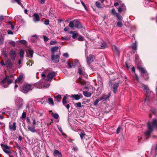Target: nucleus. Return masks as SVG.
<instances>
[{
    "label": "nucleus",
    "mask_w": 157,
    "mask_h": 157,
    "mask_svg": "<svg viewBox=\"0 0 157 157\" xmlns=\"http://www.w3.org/2000/svg\"><path fill=\"white\" fill-rule=\"evenodd\" d=\"M152 125H151L150 122L147 123L148 130L145 132V134L146 136V139H148L150 137V135L152 131L153 130V127L157 129V120L154 119H153L151 123Z\"/></svg>",
    "instance_id": "1"
},
{
    "label": "nucleus",
    "mask_w": 157,
    "mask_h": 157,
    "mask_svg": "<svg viewBox=\"0 0 157 157\" xmlns=\"http://www.w3.org/2000/svg\"><path fill=\"white\" fill-rule=\"evenodd\" d=\"M141 87H143V90L146 92V98L145 99V101L147 102L149 100L150 97L151 98L154 96L153 93L151 91H150L149 89L147 86L143 85Z\"/></svg>",
    "instance_id": "2"
},
{
    "label": "nucleus",
    "mask_w": 157,
    "mask_h": 157,
    "mask_svg": "<svg viewBox=\"0 0 157 157\" xmlns=\"http://www.w3.org/2000/svg\"><path fill=\"white\" fill-rule=\"evenodd\" d=\"M33 89L32 86L30 85L27 84L24 85L23 87L22 91L24 93H26L27 92L32 90Z\"/></svg>",
    "instance_id": "3"
},
{
    "label": "nucleus",
    "mask_w": 157,
    "mask_h": 157,
    "mask_svg": "<svg viewBox=\"0 0 157 157\" xmlns=\"http://www.w3.org/2000/svg\"><path fill=\"white\" fill-rule=\"evenodd\" d=\"M1 146L3 151L6 153L9 154L12 152V151H10L9 150L10 149V147L7 145H5L2 144H1Z\"/></svg>",
    "instance_id": "4"
},
{
    "label": "nucleus",
    "mask_w": 157,
    "mask_h": 157,
    "mask_svg": "<svg viewBox=\"0 0 157 157\" xmlns=\"http://www.w3.org/2000/svg\"><path fill=\"white\" fill-rule=\"evenodd\" d=\"M15 103L18 109L22 108L23 105L22 100L20 98H17L15 99Z\"/></svg>",
    "instance_id": "5"
},
{
    "label": "nucleus",
    "mask_w": 157,
    "mask_h": 157,
    "mask_svg": "<svg viewBox=\"0 0 157 157\" xmlns=\"http://www.w3.org/2000/svg\"><path fill=\"white\" fill-rule=\"evenodd\" d=\"M94 55L90 54L88 57L86 58V62L89 65L90 64L93 62L94 59Z\"/></svg>",
    "instance_id": "6"
},
{
    "label": "nucleus",
    "mask_w": 157,
    "mask_h": 157,
    "mask_svg": "<svg viewBox=\"0 0 157 157\" xmlns=\"http://www.w3.org/2000/svg\"><path fill=\"white\" fill-rule=\"evenodd\" d=\"M12 81L11 79H10V77L8 75L6 76L1 81V83L4 84L6 82H7L8 84H10L12 83Z\"/></svg>",
    "instance_id": "7"
},
{
    "label": "nucleus",
    "mask_w": 157,
    "mask_h": 157,
    "mask_svg": "<svg viewBox=\"0 0 157 157\" xmlns=\"http://www.w3.org/2000/svg\"><path fill=\"white\" fill-rule=\"evenodd\" d=\"M55 76L56 74L54 72H50L48 74L47 76L46 80L48 81L51 80Z\"/></svg>",
    "instance_id": "8"
},
{
    "label": "nucleus",
    "mask_w": 157,
    "mask_h": 157,
    "mask_svg": "<svg viewBox=\"0 0 157 157\" xmlns=\"http://www.w3.org/2000/svg\"><path fill=\"white\" fill-rule=\"evenodd\" d=\"M51 58L53 61L55 63H57L59 61V56L58 54L55 55V54H52Z\"/></svg>",
    "instance_id": "9"
},
{
    "label": "nucleus",
    "mask_w": 157,
    "mask_h": 157,
    "mask_svg": "<svg viewBox=\"0 0 157 157\" xmlns=\"http://www.w3.org/2000/svg\"><path fill=\"white\" fill-rule=\"evenodd\" d=\"M9 55L11 58L12 60H14L16 56V53L15 51L13 50H11L9 52Z\"/></svg>",
    "instance_id": "10"
},
{
    "label": "nucleus",
    "mask_w": 157,
    "mask_h": 157,
    "mask_svg": "<svg viewBox=\"0 0 157 157\" xmlns=\"http://www.w3.org/2000/svg\"><path fill=\"white\" fill-rule=\"evenodd\" d=\"M9 127L11 131L15 130L16 129V123L14 122L12 124V123H10L9 124Z\"/></svg>",
    "instance_id": "11"
},
{
    "label": "nucleus",
    "mask_w": 157,
    "mask_h": 157,
    "mask_svg": "<svg viewBox=\"0 0 157 157\" xmlns=\"http://www.w3.org/2000/svg\"><path fill=\"white\" fill-rule=\"evenodd\" d=\"M71 97L74 98L76 100H78L82 97V95L81 94H72Z\"/></svg>",
    "instance_id": "12"
},
{
    "label": "nucleus",
    "mask_w": 157,
    "mask_h": 157,
    "mask_svg": "<svg viewBox=\"0 0 157 157\" xmlns=\"http://www.w3.org/2000/svg\"><path fill=\"white\" fill-rule=\"evenodd\" d=\"M33 21L36 22L39 21L40 19L38 15L36 13L33 14Z\"/></svg>",
    "instance_id": "13"
},
{
    "label": "nucleus",
    "mask_w": 157,
    "mask_h": 157,
    "mask_svg": "<svg viewBox=\"0 0 157 157\" xmlns=\"http://www.w3.org/2000/svg\"><path fill=\"white\" fill-rule=\"evenodd\" d=\"M6 64L7 67L11 68L12 67V63L10 59H8L6 62Z\"/></svg>",
    "instance_id": "14"
},
{
    "label": "nucleus",
    "mask_w": 157,
    "mask_h": 157,
    "mask_svg": "<svg viewBox=\"0 0 157 157\" xmlns=\"http://www.w3.org/2000/svg\"><path fill=\"white\" fill-rule=\"evenodd\" d=\"M75 26L78 29L82 28V27L81 23L78 21L75 20Z\"/></svg>",
    "instance_id": "15"
},
{
    "label": "nucleus",
    "mask_w": 157,
    "mask_h": 157,
    "mask_svg": "<svg viewBox=\"0 0 157 157\" xmlns=\"http://www.w3.org/2000/svg\"><path fill=\"white\" fill-rule=\"evenodd\" d=\"M53 155L54 156H57L58 157H62V156L61 153L57 150H55L54 151Z\"/></svg>",
    "instance_id": "16"
},
{
    "label": "nucleus",
    "mask_w": 157,
    "mask_h": 157,
    "mask_svg": "<svg viewBox=\"0 0 157 157\" xmlns=\"http://www.w3.org/2000/svg\"><path fill=\"white\" fill-rule=\"evenodd\" d=\"M119 86V83H117L113 84V92L115 94L117 93V88Z\"/></svg>",
    "instance_id": "17"
},
{
    "label": "nucleus",
    "mask_w": 157,
    "mask_h": 157,
    "mask_svg": "<svg viewBox=\"0 0 157 157\" xmlns=\"http://www.w3.org/2000/svg\"><path fill=\"white\" fill-rule=\"evenodd\" d=\"M113 49L117 54L119 56L120 55V51L118 48L115 45H113Z\"/></svg>",
    "instance_id": "18"
},
{
    "label": "nucleus",
    "mask_w": 157,
    "mask_h": 157,
    "mask_svg": "<svg viewBox=\"0 0 157 157\" xmlns=\"http://www.w3.org/2000/svg\"><path fill=\"white\" fill-rule=\"evenodd\" d=\"M84 68L82 67H79L78 70V73L80 75H85V72L83 71Z\"/></svg>",
    "instance_id": "19"
},
{
    "label": "nucleus",
    "mask_w": 157,
    "mask_h": 157,
    "mask_svg": "<svg viewBox=\"0 0 157 157\" xmlns=\"http://www.w3.org/2000/svg\"><path fill=\"white\" fill-rule=\"evenodd\" d=\"M137 68L140 70L141 73L143 74H147V71L143 67H140L139 66H137Z\"/></svg>",
    "instance_id": "20"
},
{
    "label": "nucleus",
    "mask_w": 157,
    "mask_h": 157,
    "mask_svg": "<svg viewBox=\"0 0 157 157\" xmlns=\"http://www.w3.org/2000/svg\"><path fill=\"white\" fill-rule=\"evenodd\" d=\"M28 129L31 132L34 133L36 132V130L35 129V127H32L30 126H28Z\"/></svg>",
    "instance_id": "21"
},
{
    "label": "nucleus",
    "mask_w": 157,
    "mask_h": 157,
    "mask_svg": "<svg viewBox=\"0 0 157 157\" xmlns=\"http://www.w3.org/2000/svg\"><path fill=\"white\" fill-rule=\"evenodd\" d=\"M59 49V47L57 46H56L52 47L51 49V51L52 52V54H54V53L58 51Z\"/></svg>",
    "instance_id": "22"
},
{
    "label": "nucleus",
    "mask_w": 157,
    "mask_h": 157,
    "mask_svg": "<svg viewBox=\"0 0 157 157\" xmlns=\"http://www.w3.org/2000/svg\"><path fill=\"white\" fill-rule=\"evenodd\" d=\"M83 94L85 97H90L91 95V94L90 92H88L86 91H83Z\"/></svg>",
    "instance_id": "23"
},
{
    "label": "nucleus",
    "mask_w": 157,
    "mask_h": 157,
    "mask_svg": "<svg viewBox=\"0 0 157 157\" xmlns=\"http://www.w3.org/2000/svg\"><path fill=\"white\" fill-rule=\"evenodd\" d=\"M125 7L124 5L121 4V6L119 7L118 9V11L120 13L122 11L124 10L125 9Z\"/></svg>",
    "instance_id": "24"
},
{
    "label": "nucleus",
    "mask_w": 157,
    "mask_h": 157,
    "mask_svg": "<svg viewBox=\"0 0 157 157\" xmlns=\"http://www.w3.org/2000/svg\"><path fill=\"white\" fill-rule=\"evenodd\" d=\"M23 76V74L20 75L18 77V79L16 80L15 83L17 82H21L22 80Z\"/></svg>",
    "instance_id": "25"
},
{
    "label": "nucleus",
    "mask_w": 157,
    "mask_h": 157,
    "mask_svg": "<svg viewBox=\"0 0 157 157\" xmlns=\"http://www.w3.org/2000/svg\"><path fill=\"white\" fill-rule=\"evenodd\" d=\"M136 47H137V45H136V42L132 44V49L135 51V52H134V53H135V51L136 50V49H137Z\"/></svg>",
    "instance_id": "26"
},
{
    "label": "nucleus",
    "mask_w": 157,
    "mask_h": 157,
    "mask_svg": "<svg viewBox=\"0 0 157 157\" xmlns=\"http://www.w3.org/2000/svg\"><path fill=\"white\" fill-rule=\"evenodd\" d=\"M107 47V45L106 43H105V42H104L101 43V46L98 47V48L101 49H103L106 48Z\"/></svg>",
    "instance_id": "27"
},
{
    "label": "nucleus",
    "mask_w": 157,
    "mask_h": 157,
    "mask_svg": "<svg viewBox=\"0 0 157 157\" xmlns=\"http://www.w3.org/2000/svg\"><path fill=\"white\" fill-rule=\"evenodd\" d=\"M69 25L70 27L73 28L75 27V21L70 22Z\"/></svg>",
    "instance_id": "28"
},
{
    "label": "nucleus",
    "mask_w": 157,
    "mask_h": 157,
    "mask_svg": "<svg viewBox=\"0 0 157 157\" xmlns=\"http://www.w3.org/2000/svg\"><path fill=\"white\" fill-rule=\"evenodd\" d=\"M11 2L13 3L16 2L21 6H22L20 0H13Z\"/></svg>",
    "instance_id": "29"
},
{
    "label": "nucleus",
    "mask_w": 157,
    "mask_h": 157,
    "mask_svg": "<svg viewBox=\"0 0 157 157\" xmlns=\"http://www.w3.org/2000/svg\"><path fill=\"white\" fill-rule=\"evenodd\" d=\"M67 97L66 96H65L63 99L62 102L63 105H65V104H66L67 103Z\"/></svg>",
    "instance_id": "30"
},
{
    "label": "nucleus",
    "mask_w": 157,
    "mask_h": 157,
    "mask_svg": "<svg viewBox=\"0 0 157 157\" xmlns=\"http://www.w3.org/2000/svg\"><path fill=\"white\" fill-rule=\"evenodd\" d=\"M24 52L23 49H21L20 51V55L21 58H23L24 57Z\"/></svg>",
    "instance_id": "31"
},
{
    "label": "nucleus",
    "mask_w": 157,
    "mask_h": 157,
    "mask_svg": "<svg viewBox=\"0 0 157 157\" xmlns=\"http://www.w3.org/2000/svg\"><path fill=\"white\" fill-rule=\"evenodd\" d=\"M48 103L49 104L53 105H54V103L52 99L51 98H48Z\"/></svg>",
    "instance_id": "32"
},
{
    "label": "nucleus",
    "mask_w": 157,
    "mask_h": 157,
    "mask_svg": "<svg viewBox=\"0 0 157 157\" xmlns=\"http://www.w3.org/2000/svg\"><path fill=\"white\" fill-rule=\"evenodd\" d=\"M111 14L114 15V16H115L117 15V14L118 13L116 12L114 8H113L111 10Z\"/></svg>",
    "instance_id": "33"
},
{
    "label": "nucleus",
    "mask_w": 157,
    "mask_h": 157,
    "mask_svg": "<svg viewBox=\"0 0 157 157\" xmlns=\"http://www.w3.org/2000/svg\"><path fill=\"white\" fill-rule=\"evenodd\" d=\"M115 16L117 18V20L118 21H121L122 19V17L118 13Z\"/></svg>",
    "instance_id": "34"
},
{
    "label": "nucleus",
    "mask_w": 157,
    "mask_h": 157,
    "mask_svg": "<svg viewBox=\"0 0 157 157\" xmlns=\"http://www.w3.org/2000/svg\"><path fill=\"white\" fill-rule=\"evenodd\" d=\"M71 33L73 34L72 38L73 39H75L78 36V34L77 33H75L73 32H72Z\"/></svg>",
    "instance_id": "35"
},
{
    "label": "nucleus",
    "mask_w": 157,
    "mask_h": 157,
    "mask_svg": "<svg viewBox=\"0 0 157 157\" xmlns=\"http://www.w3.org/2000/svg\"><path fill=\"white\" fill-rule=\"evenodd\" d=\"M53 117L55 119H58L59 117V116L57 113H52Z\"/></svg>",
    "instance_id": "36"
},
{
    "label": "nucleus",
    "mask_w": 157,
    "mask_h": 157,
    "mask_svg": "<svg viewBox=\"0 0 157 157\" xmlns=\"http://www.w3.org/2000/svg\"><path fill=\"white\" fill-rule=\"evenodd\" d=\"M8 25L9 26V28L12 30H13L14 29V26L12 24L11 22H9Z\"/></svg>",
    "instance_id": "37"
},
{
    "label": "nucleus",
    "mask_w": 157,
    "mask_h": 157,
    "mask_svg": "<svg viewBox=\"0 0 157 157\" xmlns=\"http://www.w3.org/2000/svg\"><path fill=\"white\" fill-rule=\"evenodd\" d=\"M20 43L26 45L27 44V42L25 40H21L19 41Z\"/></svg>",
    "instance_id": "38"
},
{
    "label": "nucleus",
    "mask_w": 157,
    "mask_h": 157,
    "mask_svg": "<svg viewBox=\"0 0 157 157\" xmlns=\"http://www.w3.org/2000/svg\"><path fill=\"white\" fill-rule=\"evenodd\" d=\"M95 5L96 6L99 8H101L102 6H101V5L98 2H96L95 3Z\"/></svg>",
    "instance_id": "39"
},
{
    "label": "nucleus",
    "mask_w": 157,
    "mask_h": 157,
    "mask_svg": "<svg viewBox=\"0 0 157 157\" xmlns=\"http://www.w3.org/2000/svg\"><path fill=\"white\" fill-rule=\"evenodd\" d=\"M30 56V57H32L33 56V51L32 50L29 49L28 50Z\"/></svg>",
    "instance_id": "40"
},
{
    "label": "nucleus",
    "mask_w": 157,
    "mask_h": 157,
    "mask_svg": "<svg viewBox=\"0 0 157 157\" xmlns=\"http://www.w3.org/2000/svg\"><path fill=\"white\" fill-rule=\"evenodd\" d=\"M57 42L55 40H52L50 41V44L51 45H56L57 44Z\"/></svg>",
    "instance_id": "41"
},
{
    "label": "nucleus",
    "mask_w": 157,
    "mask_h": 157,
    "mask_svg": "<svg viewBox=\"0 0 157 157\" xmlns=\"http://www.w3.org/2000/svg\"><path fill=\"white\" fill-rule=\"evenodd\" d=\"M55 98L56 99L57 101H58V102H59V100L58 99H59L60 100L61 98V96L60 94H58L57 95L56 97Z\"/></svg>",
    "instance_id": "42"
},
{
    "label": "nucleus",
    "mask_w": 157,
    "mask_h": 157,
    "mask_svg": "<svg viewBox=\"0 0 157 157\" xmlns=\"http://www.w3.org/2000/svg\"><path fill=\"white\" fill-rule=\"evenodd\" d=\"M81 4L84 7L85 10H86L87 11L88 10L85 4L84 3V2L82 1H81Z\"/></svg>",
    "instance_id": "43"
},
{
    "label": "nucleus",
    "mask_w": 157,
    "mask_h": 157,
    "mask_svg": "<svg viewBox=\"0 0 157 157\" xmlns=\"http://www.w3.org/2000/svg\"><path fill=\"white\" fill-rule=\"evenodd\" d=\"M75 106L76 107H81V102H78L76 103L75 104Z\"/></svg>",
    "instance_id": "44"
},
{
    "label": "nucleus",
    "mask_w": 157,
    "mask_h": 157,
    "mask_svg": "<svg viewBox=\"0 0 157 157\" xmlns=\"http://www.w3.org/2000/svg\"><path fill=\"white\" fill-rule=\"evenodd\" d=\"M101 98H103L102 100H105L107 99H108L109 97L107 96L106 97V96L105 95H102L101 97Z\"/></svg>",
    "instance_id": "45"
},
{
    "label": "nucleus",
    "mask_w": 157,
    "mask_h": 157,
    "mask_svg": "<svg viewBox=\"0 0 157 157\" xmlns=\"http://www.w3.org/2000/svg\"><path fill=\"white\" fill-rule=\"evenodd\" d=\"M80 135L81 138L82 139L83 136L85 135V134L84 132H81Z\"/></svg>",
    "instance_id": "46"
},
{
    "label": "nucleus",
    "mask_w": 157,
    "mask_h": 157,
    "mask_svg": "<svg viewBox=\"0 0 157 157\" xmlns=\"http://www.w3.org/2000/svg\"><path fill=\"white\" fill-rule=\"evenodd\" d=\"M117 26L119 27H121L122 26V23L121 21H118L117 23Z\"/></svg>",
    "instance_id": "47"
},
{
    "label": "nucleus",
    "mask_w": 157,
    "mask_h": 157,
    "mask_svg": "<svg viewBox=\"0 0 157 157\" xmlns=\"http://www.w3.org/2000/svg\"><path fill=\"white\" fill-rule=\"evenodd\" d=\"M60 39L63 40H68L67 36H62L61 38Z\"/></svg>",
    "instance_id": "48"
},
{
    "label": "nucleus",
    "mask_w": 157,
    "mask_h": 157,
    "mask_svg": "<svg viewBox=\"0 0 157 157\" xmlns=\"http://www.w3.org/2000/svg\"><path fill=\"white\" fill-rule=\"evenodd\" d=\"M78 40L79 41H83L84 40V38L82 36H80L78 37Z\"/></svg>",
    "instance_id": "49"
},
{
    "label": "nucleus",
    "mask_w": 157,
    "mask_h": 157,
    "mask_svg": "<svg viewBox=\"0 0 157 157\" xmlns=\"http://www.w3.org/2000/svg\"><path fill=\"white\" fill-rule=\"evenodd\" d=\"M43 37L44 40L45 42H46L49 40V39L46 36H45L44 35Z\"/></svg>",
    "instance_id": "50"
},
{
    "label": "nucleus",
    "mask_w": 157,
    "mask_h": 157,
    "mask_svg": "<svg viewBox=\"0 0 157 157\" xmlns=\"http://www.w3.org/2000/svg\"><path fill=\"white\" fill-rule=\"evenodd\" d=\"M9 44L11 45L14 46H15V43L13 41H11V42H9Z\"/></svg>",
    "instance_id": "51"
},
{
    "label": "nucleus",
    "mask_w": 157,
    "mask_h": 157,
    "mask_svg": "<svg viewBox=\"0 0 157 157\" xmlns=\"http://www.w3.org/2000/svg\"><path fill=\"white\" fill-rule=\"evenodd\" d=\"M26 116V113L25 112H23L22 114L21 117L23 118H25Z\"/></svg>",
    "instance_id": "52"
},
{
    "label": "nucleus",
    "mask_w": 157,
    "mask_h": 157,
    "mask_svg": "<svg viewBox=\"0 0 157 157\" xmlns=\"http://www.w3.org/2000/svg\"><path fill=\"white\" fill-rule=\"evenodd\" d=\"M49 22L48 20H45L44 21V24L45 25H48L49 23Z\"/></svg>",
    "instance_id": "53"
},
{
    "label": "nucleus",
    "mask_w": 157,
    "mask_h": 157,
    "mask_svg": "<svg viewBox=\"0 0 157 157\" xmlns=\"http://www.w3.org/2000/svg\"><path fill=\"white\" fill-rule=\"evenodd\" d=\"M99 102V101L97 99L94 103V105L95 106H97L98 105Z\"/></svg>",
    "instance_id": "54"
},
{
    "label": "nucleus",
    "mask_w": 157,
    "mask_h": 157,
    "mask_svg": "<svg viewBox=\"0 0 157 157\" xmlns=\"http://www.w3.org/2000/svg\"><path fill=\"white\" fill-rule=\"evenodd\" d=\"M135 58L136 61V62L138 61V59H139V56L138 55H135Z\"/></svg>",
    "instance_id": "55"
},
{
    "label": "nucleus",
    "mask_w": 157,
    "mask_h": 157,
    "mask_svg": "<svg viewBox=\"0 0 157 157\" xmlns=\"http://www.w3.org/2000/svg\"><path fill=\"white\" fill-rule=\"evenodd\" d=\"M4 42V39L3 38H1L0 39V44H2Z\"/></svg>",
    "instance_id": "56"
},
{
    "label": "nucleus",
    "mask_w": 157,
    "mask_h": 157,
    "mask_svg": "<svg viewBox=\"0 0 157 157\" xmlns=\"http://www.w3.org/2000/svg\"><path fill=\"white\" fill-rule=\"evenodd\" d=\"M7 33H8V34H12H12H13V32L11 31L10 30H8L7 31Z\"/></svg>",
    "instance_id": "57"
},
{
    "label": "nucleus",
    "mask_w": 157,
    "mask_h": 157,
    "mask_svg": "<svg viewBox=\"0 0 157 157\" xmlns=\"http://www.w3.org/2000/svg\"><path fill=\"white\" fill-rule=\"evenodd\" d=\"M67 64L68 65V66H69V68H71L72 66L70 63V61H68L67 63Z\"/></svg>",
    "instance_id": "58"
},
{
    "label": "nucleus",
    "mask_w": 157,
    "mask_h": 157,
    "mask_svg": "<svg viewBox=\"0 0 157 157\" xmlns=\"http://www.w3.org/2000/svg\"><path fill=\"white\" fill-rule=\"evenodd\" d=\"M63 56L65 57L68 58L69 56V55L67 53H65L63 54Z\"/></svg>",
    "instance_id": "59"
},
{
    "label": "nucleus",
    "mask_w": 157,
    "mask_h": 157,
    "mask_svg": "<svg viewBox=\"0 0 157 157\" xmlns=\"http://www.w3.org/2000/svg\"><path fill=\"white\" fill-rule=\"evenodd\" d=\"M4 17L2 16H1L0 17V22H2L3 20H4Z\"/></svg>",
    "instance_id": "60"
},
{
    "label": "nucleus",
    "mask_w": 157,
    "mask_h": 157,
    "mask_svg": "<svg viewBox=\"0 0 157 157\" xmlns=\"http://www.w3.org/2000/svg\"><path fill=\"white\" fill-rule=\"evenodd\" d=\"M120 127L119 126L118 128H117V130L116 133L117 134H118L120 132Z\"/></svg>",
    "instance_id": "61"
},
{
    "label": "nucleus",
    "mask_w": 157,
    "mask_h": 157,
    "mask_svg": "<svg viewBox=\"0 0 157 157\" xmlns=\"http://www.w3.org/2000/svg\"><path fill=\"white\" fill-rule=\"evenodd\" d=\"M58 129H59V131L61 132H63V130H62V129L61 127L60 126H58Z\"/></svg>",
    "instance_id": "62"
},
{
    "label": "nucleus",
    "mask_w": 157,
    "mask_h": 157,
    "mask_svg": "<svg viewBox=\"0 0 157 157\" xmlns=\"http://www.w3.org/2000/svg\"><path fill=\"white\" fill-rule=\"evenodd\" d=\"M45 1V0H40V4H43L44 3Z\"/></svg>",
    "instance_id": "63"
},
{
    "label": "nucleus",
    "mask_w": 157,
    "mask_h": 157,
    "mask_svg": "<svg viewBox=\"0 0 157 157\" xmlns=\"http://www.w3.org/2000/svg\"><path fill=\"white\" fill-rule=\"evenodd\" d=\"M0 64H1V65L2 66H5V63H4V61L3 60V61H1L0 62Z\"/></svg>",
    "instance_id": "64"
}]
</instances>
